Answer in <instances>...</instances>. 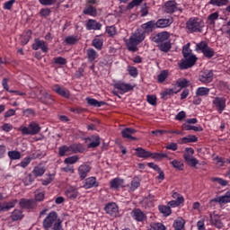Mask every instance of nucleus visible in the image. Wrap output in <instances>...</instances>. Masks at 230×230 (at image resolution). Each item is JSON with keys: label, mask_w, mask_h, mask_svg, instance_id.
Masks as SVG:
<instances>
[{"label": "nucleus", "mask_w": 230, "mask_h": 230, "mask_svg": "<svg viewBox=\"0 0 230 230\" xmlns=\"http://www.w3.org/2000/svg\"><path fill=\"white\" fill-rule=\"evenodd\" d=\"M190 46H191V43H187L182 47L181 55L183 59H181L178 64L181 70L193 67L195 64H197V60H199L197 56L193 54V50L190 49Z\"/></svg>", "instance_id": "nucleus-1"}, {"label": "nucleus", "mask_w": 230, "mask_h": 230, "mask_svg": "<svg viewBox=\"0 0 230 230\" xmlns=\"http://www.w3.org/2000/svg\"><path fill=\"white\" fill-rule=\"evenodd\" d=\"M45 230H64L62 227V219L58 217L56 211H50L42 222Z\"/></svg>", "instance_id": "nucleus-2"}, {"label": "nucleus", "mask_w": 230, "mask_h": 230, "mask_svg": "<svg viewBox=\"0 0 230 230\" xmlns=\"http://www.w3.org/2000/svg\"><path fill=\"white\" fill-rule=\"evenodd\" d=\"M204 26V20L199 17H191L185 23L188 33H202Z\"/></svg>", "instance_id": "nucleus-3"}, {"label": "nucleus", "mask_w": 230, "mask_h": 230, "mask_svg": "<svg viewBox=\"0 0 230 230\" xmlns=\"http://www.w3.org/2000/svg\"><path fill=\"white\" fill-rule=\"evenodd\" d=\"M145 33L137 32L131 35L128 40L126 42V46L128 51H132V53H136L139 49L137 46L145 40Z\"/></svg>", "instance_id": "nucleus-4"}, {"label": "nucleus", "mask_w": 230, "mask_h": 230, "mask_svg": "<svg viewBox=\"0 0 230 230\" xmlns=\"http://www.w3.org/2000/svg\"><path fill=\"white\" fill-rule=\"evenodd\" d=\"M41 129L40 125L35 121H31L28 127L21 126L19 128V131L22 136H37Z\"/></svg>", "instance_id": "nucleus-5"}, {"label": "nucleus", "mask_w": 230, "mask_h": 230, "mask_svg": "<svg viewBox=\"0 0 230 230\" xmlns=\"http://www.w3.org/2000/svg\"><path fill=\"white\" fill-rule=\"evenodd\" d=\"M196 51H201L206 58H213L215 57V49H213L208 42L200 41L199 43L196 44Z\"/></svg>", "instance_id": "nucleus-6"}, {"label": "nucleus", "mask_w": 230, "mask_h": 230, "mask_svg": "<svg viewBox=\"0 0 230 230\" xmlns=\"http://www.w3.org/2000/svg\"><path fill=\"white\" fill-rule=\"evenodd\" d=\"M113 87L117 89V91H119V94H125L130 93V91H134V87L136 86L123 81H118L113 84Z\"/></svg>", "instance_id": "nucleus-7"}, {"label": "nucleus", "mask_w": 230, "mask_h": 230, "mask_svg": "<svg viewBox=\"0 0 230 230\" xmlns=\"http://www.w3.org/2000/svg\"><path fill=\"white\" fill-rule=\"evenodd\" d=\"M104 211L107 215H110V217H112L113 218H116V217L119 215V208L114 202L106 204L104 207Z\"/></svg>", "instance_id": "nucleus-8"}, {"label": "nucleus", "mask_w": 230, "mask_h": 230, "mask_svg": "<svg viewBox=\"0 0 230 230\" xmlns=\"http://www.w3.org/2000/svg\"><path fill=\"white\" fill-rule=\"evenodd\" d=\"M32 49L34 51H39V49H40L42 53H48V51H49V47L46 41L35 39L34 43L32 44Z\"/></svg>", "instance_id": "nucleus-9"}, {"label": "nucleus", "mask_w": 230, "mask_h": 230, "mask_svg": "<svg viewBox=\"0 0 230 230\" xmlns=\"http://www.w3.org/2000/svg\"><path fill=\"white\" fill-rule=\"evenodd\" d=\"M168 39H170V32L168 31H162L158 32L155 36L151 38V40L155 42V44H163L164 42L168 41Z\"/></svg>", "instance_id": "nucleus-10"}, {"label": "nucleus", "mask_w": 230, "mask_h": 230, "mask_svg": "<svg viewBox=\"0 0 230 230\" xmlns=\"http://www.w3.org/2000/svg\"><path fill=\"white\" fill-rule=\"evenodd\" d=\"M22 209H35L37 208V201L34 199H21L19 202Z\"/></svg>", "instance_id": "nucleus-11"}, {"label": "nucleus", "mask_w": 230, "mask_h": 230, "mask_svg": "<svg viewBox=\"0 0 230 230\" xmlns=\"http://www.w3.org/2000/svg\"><path fill=\"white\" fill-rule=\"evenodd\" d=\"M226 98L224 97H215V99L213 100L212 103L213 105H215L217 112L219 114H222V112H224V111H226Z\"/></svg>", "instance_id": "nucleus-12"}, {"label": "nucleus", "mask_w": 230, "mask_h": 230, "mask_svg": "<svg viewBox=\"0 0 230 230\" xmlns=\"http://www.w3.org/2000/svg\"><path fill=\"white\" fill-rule=\"evenodd\" d=\"M213 70H205L200 73L199 80L201 84H211L213 82Z\"/></svg>", "instance_id": "nucleus-13"}, {"label": "nucleus", "mask_w": 230, "mask_h": 230, "mask_svg": "<svg viewBox=\"0 0 230 230\" xmlns=\"http://www.w3.org/2000/svg\"><path fill=\"white\" fill-rule=\"evenodd\" d=\"M92 169L93 168L91 167V165L87 164H83L78 167L77 173L81 181H84V179L87 178V175H89V172H91Z\"/></svg>", "instance_id": "nucleus-14"}, {"label": "nucleus", "mask_w": 230, "mask_h": 230, "mask_svg": "<svg viewBox=\"0 0 230 230\" xmlns=\"http://www.w3.org/2000/svg\"><path fill=\"white\" fill-rule=\"evenodd\" d=\"M79 195L80 192L75 186H68L65 190V196L66 199H69V200H75V199H77Z\"/></svg>", "instance_id": "nucleus-15"}, {"label": "nucleus", "mask_w": 230, "mask_h": 230, "mask_svg": "<svg viewBox=\"0 0 230 230\" xmlns=\"http://www.w3.org/2000/svg\"><path fill=\"white\" fill-rule=\"evenodd\" d=\"M141 29L143 30L144 35H150V33L154 32L155 30H157L155 26V20H151L146 23L141 25Z\"/></svg>", "instance_id": "nucleus-16"}, {"label": "nucleus", "mask_w": 230, "mask_h": 230, "mask_svg": "<svg viewBox=\"0 0 230 230\" xmlns=\"http://www.w3.org/2000/svg\"><path fill=\"white\" fill-rule=\"evenodd\" d=\"M52 91H54V93H57V94H58L59 96H62V98H66L67 100L71 98V93L69 92V90L61 87L60 84H54L52 86Z\"/></svg>", "instance_id": "nucleus-17"}, {"label": "nucleus", "mask_w": 230, "mask_h": 230, "mask_svg": "<svg viewBox=\"0 0 230 230\" xmlns=\"http://www.w3.org/2000/svg\"><path fill=\"white\" fill-rule=\"evenodd\" d=\"M103 25L102 24V22L94 20V19H89L86 22L85 28L88 31H98L100 30H102V27Z\"/></svg>", "instance_id": "nucleus-18"}, {"label": "nucleus", "mask_w": 230, "mask_h": 230, "mask_svg": "<svg viewBox=\"0 0 230 230\" xmlns=\"http://www.w3.org/2000/svg\"><path fill=\"white\" fill-rule=\"evenodd\" d=\"M136 134V129L132 128H125L121 130V136L124 139H128V141H137V137H133Z\"/></svg>", "instance_id": "nucleus-19"}, {"label": "nucleus", "mask_w": 230, "mask_h": 230, "mask_svg": "<svg viewBox=\"0 0 230 230\" xmlns=\"http://www.w3.org/2000/svg\"><path fill=\"white\" fill-rule=\"evenodd\" d=\"M19 200L12 199L11 201L0 202V211L2 213H6V211H10V209H13Z\"/></svg>", "instance_id": "nucleus-20"}, {"label": "nucleus", "mask_w": 230, "mask_h": 230, "mask_svg": "<svg viewBox=\"0 0 230 230\" xmlns=\"http://www.w3.org/2000/svg\"><path fill=\"white\" fill-rule=\"evenodd\" d=\"M98 186H100V182H98L96 177L91 176L84 180L83 188H84V190H91L92 188H98Z\"/></svg>", "instance_id": "nucleus-21"}, {"label": "nucleus", "mask_w": 230, "mask_h": 230, "mask_svg": "<svg viewBox=\"0 0 230 230\" xmlns=\"http://www.w3.org/2000/svg\"><path fill=\"white\" fill-rule=\"evenodd\" d=\"M110 188L111 190H119V188H125V180L119 177L112 179L110 181Z\"/></svg>", "instance_id": "nucleus-22"}, {"label": "nucleus", "mask_w": 230, "mask_h": 230, "mask_svg": "<svg viewBox=\"0 0 230 230\" xmlns=\"http://www.w3.org/2000/svg\"><path fill=\"white\" fill-rule=\"evenodd\" d=\"M131 217L133 220L137 222H145V220H146V215H145L140 208H134L131 211Z\"/></svg>", "instance_id": "nucleus-23"}, {"label": "nucleus", "mask_w": 230, "mask_h": 230, "mask_svg": "<svg viewBox=\"0 0 230 230\" xmlns=\"http://www.w3.org/2000/svg\"><path fill=\"white\" fill-rule=\"evenodd\" d=\"M186 87H190V81L186 78H180L176 81L174 91L176 93H181V91H182V89H186Z\"/></svg>", "instance_id": "nucleus-24"}, {"label": "nucleus", "mask_w": 230, "mask_h": 230, "mask_svg": "<svg viewBox=\"0 0 230 230\" xmlns=\"http://www.w3.org/2000/svg\"><path fill=\"white\" fill-rule=\"evenodd\" d=\"M212 202H217V204H220L222 206L223 204H229L230 203V192H226L224 196H218L217 198H214L210 200V204Z\"/></svg>", "instance_id": "nucleus-25"}, {"label": "nucleus", "mask_w": 230, "mask_h": 230, "mask_svg": "<svg viewBox=\"0 0 230 230\" xmlns=\"http://www.w3.org/2000/svg\"><path fill=\"white\" fill-rule=\"evenodd\" d=\"M165 13H175L177 12V2L169 0L164 4Z\"/></svg>", "instance_id": "nucleus-26"}, {"label": "nucleus", "mask_w": 230, "mask_h": 230, "mask_svg": "<svg viewBox=\"0 0 230 230\" xmlns=\"http://www.w3.org/2000/svg\"><path fill=\"white\" fill-rule=\"evenodd\" d=\"M173 21L168 18H162L158 19L156 22L155 21V25L157 28L164 29V28H168V26H172Z\"/></svg>", "instance_id": "nucleus-27"}, {"label": "nucleus", "mask_w": 230, "mask_h": 230, "mask_svg": "<svg viewBox=\"0 0 230 230\" xmlns=\"http://www.w3.org/2000/svg\"><path fill=\"white\" fill-rule=\"evenodd\" d=\"M40 102L44 105H53V103H55V99H53V96L48 93V92H44L41 97H40Z\"/></svg>", "instance_id": "nucleus-28"}, {"label": "nucleus", "mask_w": 230, "mask_h": 230, "mask_svg": "<svg viewBox=\"0 0 230 230\" xmlns=\"http://www.w3.org/2000/svg\"><path fill=\"white\" fill-rule=\"evenodd\" d=\"M137 157H140L141 159H148V157H152V152L146 151L143 147H137L135 149Z\"/></svg>", "instance_id": "nucleus-29"}, {"label": "nucleus", "mask_w": 230, "mask_h": 230, "mask_svg": "<svg viewBox=\"0 0 230 230\" xmlns=\"http://www.w3.org/2000/svg\"><path fill=\"white\" fill-rule=\"evenodd\" d=\"M70 154H83L85 151V147L82 144H71L68 146Z\"/></svg>", "instance_id": "nucleus-30"}, {"label": "nucleus", "mask_w": 230, "mask_h": 230, "mask_svg": "<svg viewBox=\"0 0 230 230\" xmlns=\"http://www.w3.org/2000/svg\"><path fill=\"white\" fill-rule=\"evenodd\" d=\"M185 226L186 220H184V218L182 217H177L176 219H174L172 224V227L175 230H184Z\"/></svg>", "instance_id": "nucleus-31"}, {"label": "nucleus", "mask_w": 230, "mask_h": 230, "mask_svg": "<svg viewBox=\"0 0 230 230\" xmlns=\"http://www.w3.org/2000/svg\"><path fill=\"white\" fill-rule=\"evenodd\" d=\"M210 222H211V225L214 226V227H217V229H222V227H224V223H222V220L220 219V216L218 215L211 216Z\"/></svg>", "instance_id": "nucleus-32"}, {"label": "nucleus", "mask_w": 230, "mask_h": 230, "mask_svg": "<svg viewBox=\"0 0 230 230\" xmlns=\"http://www.w3.org/2000/svg\"><path fill=\"white\" fill-rule=\"evenodd\" d=\"M84 15H90V17H96L98 15V11L96 7L93 5H86L83 10Z\"/></svg>", "instance_id": "nucleus-33"}, {"label": "nucleus", "mask_w": 230, "mask_h": 230, "mask_svg": "<svg viewBox=\"0 0 230 230\" xmlns=\"http://www.w3.org/2000/svg\"><path fill=\"white\" fill-rule=\"evenodd\" d=\"M92 46L95 48L98 51H102L103 49V38H101L100 36H96L92 40Z\"/></svg>", "instance_id": "nucleus-34"}, {"label": "nucleus", "mask_w": 230, "mask_h": 230, "mask_svg": "<svg viewBox=\"0 0 230 230\" xmlns=\"http://www.w3.org/2000/svg\"><path fill=\"white\" fill-rule=\"evenodd\" d=\"M23 217H24V214H22V210L21 209H14L10 216V218L13 220V222L22 220Z\"/></svg>", "instance_id": "nucleus-35"}, {"label": "nucleus", "mask_w": 230, "mask_h": 230, "mask_svg": "<svg viewBox=\"0 0 230 230\" xmlns=\"http://www.w3.org/2000/svg\"><path fill=\"white\" fill-rule=\"evenodd\" d=\"M86 102L90 107H103V105H106V102L103 101H98L96 99L87 97Z\"/></svg>", "instance_id": "nucleus-36"}, {"label": "nucleus", "mask_w": 230, "mask_h": 230, "mask_svg": "<svg viewBox=\"0 0 230 230\" xmlns=\"http://www.w3.org/2000/svg\"><path fill=\"white\" fill-rule=\"evenodd\" d=\"M88 141H92L90 144H88V148H98L100 146L101 141L99 136H93L92 137L87 138Z\"/></svg>", "instance_id": "nucleus-37"}, {"label": "nucleus", "mask_w": 230, "mask_h": 230, "mask_svg": "<svg viewBox=\"0 0 230 230\" xmlns=\"http://www.w3.org/2000/svg\"><path fill=\"white\" fill-rule=\"evenodd\" d=\"M211 91V89L208 88V87H198L196 90V96H200L202 98H206L208 96H209V92Z\"/></svg>", "instance_id": "nucleus-38"}, {"label": "nucleus", "mask_w": 230, "mask_h": 230, "mask_svg": "<svg viewBox=\"0 0 230 230\" xmlns=\"http://www.w3.org/2000/svg\"><path fill=\"white\" fill-rule=\"evenodd\" d=\"M177 94V92L174 88L166 89L165 91L160 93L161 99L166 102V100L170 99V96Z\"/></svg>", "instance_id": "nucleus-39"}, {"label": "nucleus", "mask_w": 230, "mask_h": 230, "mask_svg": "<svg viewBox=\"0 0 230 230\" xmlns=\"http://www.w3.org/2000/svg\"><path fill=\"white\" fill-rule=\"evenodd\" d=\"M157 48L163 53H168L170 49H172V42L167 40V41H164V43H160L157 45Z\"/></svg>", "instance_id": "nucleus-40"}, {"label": "nucleus", "mask_w": 230, "mask_h": 230, "mask_svg": "<svg viewBox=\"0 0 230 230\" xmlns=\"http://www.w3.org/2000/svg\"><path fill=\"white\" fill-rule=\"evenodd\" d=\"M199 141V137L195 135H189L181 138L180 144L181 145H187V143H197Z\"/></svg>", "instance_id": "nucleus-41"}, {"label": "nucleus", "mask_w": 230, "mask_h": 230, "mask_svg": "<svg viewBox=\"0 0 230 230\" xmlns=\"http://www.w3.org/2000/svg\"><path fill=\"white\" fill-rule=\"evenodd\" d=\"M158 210L164 217H170L172 215V208L169 205H159Z\"/></svg>", "instance_id": "nucleus-42"}, {"label": "nucleus", "mask_w": 230, "mask_h": 230, "mask_svg": "<svg viewBox=\"0 0 230 230\" xmlns=\"http://www.w3.org/2000/svg\"><path fill=\"white\" fill-rule=\"evenodd\" d=\"M185 163L188 164V166H190V168H197V164H199V160L194 156H185L184 158Z\"/></svg>", "instance_id": "nucleus-43"}, {"label": "nucleus", "mask_w": 230, "mask_h": 230, "mask_svg": "<svg viewBox=\"0 0 230 230\" xmlns=\"http://www.w3.org/2000/svg\"><path fill=\"white\" fill-rule=\"evenodd\" d=\"M46 173V168L44 166H35L32 170V175L34 177H42Z\"/></svg>", "instance_id": "nucleus-44"}, {"label": "nucleus", "mask_w": 230, "mask_h": 230, "mask_svg": "<svg viewBox=\"0 0 230 230\" xmlns=\"http://www.w3.org/2000/svg\"><path fill=\"white\" fill-rule=\"evenodd\" d=\"M86 54L89 62H94L98 58V52L94 49H88Z\"/></svg>", "instance_id": "nucleus-45"}, {"label": "nucleus", "mask_w": 230, "mask_h": 230, "mask_svg": "<svg viewBox=\"0 0 230 230\" xmlns=\"http://www.w3.org/2000/svg\"><path fill=\"white\" fill-rule=\"evenodd\" d=\"M139 186H141V181H139V180H137V178H134L131 182L130 185H128V191H136V190H137V188H139Z\"/></svg>", "instance_id": "nucleus-46"}, {"label": "nucleus", "mask_w": 230, "mask_h": 230, "mask_svg": "<svg viewBox=\"0 0 230 230\" xmlns=\"http://www.w3.org/2000/svg\"><path fill=\"white\" fill-rule=\"evenodd\" d=\"M71 153H70L69 146L63 145L60 147H58L59 157H64L67 155H69Z\"/></svg>", "instance_id": "nucleus-47"}, {"label": "nucleus", "mask_w": 230, "mask_h": 230, "mask_svg": "<svg viewBox=\"0 0 230 230\" xmlns=\"http://www.w3.org/2000/svg\"><path fill=\"white\" fill-rule=\"evenodd\" d=\"M218 17H220V14L218 13V12L210 13L208 16V24H210V26H215V21H218Z\"/></svg>", "instance_id": "nucleus-48"}, {"label": "nucleus", "mask_w": 230, "mask_h": 230, "mask_svg": "<svg viewBox=\"0 0 230 230\" xmlns=\"http://www.w3.org/2000/svg\"><path fill=\"white\" fill-rule=\"evenodd\" d=\"M181 128L183 130H194V132H202L204 130V128H202V127H196V126H191L190 124H183L181 126Z\"/></svg>", "instance_id": "nucleus-49"}, {"label": "nucleus", "mask_w": 230, "mask_h": 230, "mask_svg": "<svg viewBox=\"0 0 230 230\" xmlns=\"http://www.w3.org/2000/svg\"><path fill=\"white\" fill-rule=\"evenodd\" d=\"M229 0H210L208 4H212V6H227Z\"/></svg>", "instance_id": "nucleus-50"}, {"label": "nucleus", "mask_w": 230, "mask_h": 230, "mask_svg": "<svg viewBox=\"0 0 230 230\" xmlns=\"http://www.w3.org/2000/svg\"><path fill=\"white\" fill-rule=\"evenodd\" d=\"M7 155H8L9 159H11V161H17V160L21 159V152H19L17 150L9 151L7 153Z\"/></svg>", "instance_id": "nucleus-51"}, {"label": "nucleus", "mask_w": 230, "mask_h": 230, "mask_svg": "<svg viewBox=\"0 0 230 230\" xmlns=\"http://www.w3.org/2000/svg\"><path fill=\"white\" fill-rule=\"evenodd\" d=\"M171 164H172V168H175L176 170H179L180 172H182V170H184V163H182L181 161L175 159L171 162Z\"/></svg>", "instance_id": "nucleus-52"}, {"label": "nucleus", "mask_w": 230, "mask_h": 230, "mask_svg": "<svg viewBox=\"0 0 230 230\" xmlns=\"http://www.w3.org/2000/svg\"><path fill=\"white\" fill-rule=\"evenodd\" d=\"M151 157L155 160V161H163V159H164V157H168V154L166 153H151Z\"/></svg>", "instance_id": "nucleus-53"}, {"label": "nucleus", "mask_w": 230, "mask_h": 230, "mask_svg": "<svg viewBox=\"0 0 230 230\" xmlns=\"http://www.w3.org/2000/svg\"><path fill=\"white\" fill-rule=\"evenodd\" d=\"M65 42L68 46H74V44L78 42V36H68L65 39Z\"/></svg>", "instance_id": "nucleus-54"}, {"label": "nucleus", "mask_w": 230, "mask_h": 230, "mask_svg": "<svg viewBox=\"0 0 230 230\" xmlns=\"http://www.w3.org/2000/svg\"><path fill=\"white\" fill-rule=\"evenodd\" d=\"M53 64H56L57 66H66V64H67V59L63 57H57L53 58Z\"/></svg>", "instance_id": "nucleus-55"}, {"label": "nucleus", "mask_w": 230, "mask_h": 230, "mask_svg": "<svg viewBox=\"0 0 230 230\" xmlns=\"http://www.w3.org/2000/svg\"><path fill=\"white\" fill-rule=\"evenodd\" d=\"M168 78V72L167 70L162 71L158 75H157V82L158 84H163L165 82V80Z\"/></svg>", "instance_id": "nucleus-56"}, {"label": "nucleus", "mask_w": 230, "mask_h": 230, "mask_svg": "<svg viewBox=\"0 0 230 230\" xmlns=\"http://www.w3.org/2000/svg\"><path fill=\"white\" fill-rule=\"evenodd\" d=\"M79 159L80 158L78 157V155H73V156H69V157L66 158L64 160V163H65V164H75L78 163Z\"/></svg>", "instance_id": "nucleus-57"}, {"label": "nucleus", "mask_w": 230, "mask_h": 230, "mask_svg": "<svg viewBox=\"0 0 230 230\" xmlns=\"http://www.w3.org/2000/svg\"><path fill=\"white\" fill-rule=\"evenodd\" d=\"M149 230H166V226L163 223H152Z\"/></svg>", "instance_id": "nucleus-58"}, {"label": "nucleus", "mask_w": 230, "mask_h": 230, "mask_svg": "<svg viewBox=\"0 0 230 230\" xmlns=\"http://www.w3.org/2000/svg\"><path fill=\"white\" fill-rule=\"evenodd\" d=\"M128 73L132 76V78H137L139 72L136 66H128Z\"/></svg>", "instance_id": "nucleus-59"}, {"label": "nucleus", "mask_w": 230, "mask_h": 230, "mask_svg": "<svg viewBox=\"0 0 230 230\" xmlns=\"http://www.w3.org/2000/svg\"><path fill=\"white\" fill-rule=\"evenodd\" d=\"M34 195H35V201L36 202H42V200H44V197L46 195V192L44 191H40V190H36L34 192Z\"/></svg>", "instance_id": "nucleus-60"}, {"label": "nucleus", "mask_w": 230, "mask_h": 230, "mask_svg": "<svg viewBox=\"0 0 230 230\" xmlns=\"http://www.w3.org/2000/svg\"><path fill=\"white\" fill-rule=\"evenodd\" d=\"M33 181H35V177H33V174L29 173L24 179L23 183L25 186H30Z\"/></svg>", "instance_id": "nucleus-61"}, {"label": "nucleus", "mask_w": 230, "mask_h": 230, "mask_svg": "<svg viewBox=\"0 0 230 230\" xmlns=\"http://www.w3.org/2000/svg\"><path fill=\"white\" fill-rule=\"evenodd\" d=\"M40 15L41 17H44L45 19H47V17H49V15H51V9L49 8H41L40 10Z\"/></svg>", "instance_id": "nucleus-62"}, {"label": "nucleus", "mask_w": 230, "mask_h": 230, "mask_svg": "<svg viewBox=\"0 0 230 230\" xmlns=\"http://www.w3.org/2000/svg\"><path fill=\"white\" fill-rule=\"evenodd\" d=\"M146 101L149 105H157V97L155 95H146Z\"/></svg>", "instance_id": "nucleus-63"}, {"label": "nucleus", "mask_w": 230, "mask_h": 230, "mask_svg": "<svg viewBox=\"0 0 230 230\" xmlns=\"http://www.w3.org/2000/svg\"><path fill=\"white\" fill-rule=\"evenodd\" d=\"M212 182H217V184H220V186H227V181L218 178V177H212L211 178Z\"/></svg>", "instance_id": "nucleus-64"}]
</instances>
